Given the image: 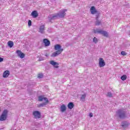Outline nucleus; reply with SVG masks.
Here are the masks:
<instances>
[{"label":"nucleus","mask_w":130,"mask_h":130,"mask_svg":"<svg viewBox=\"0 0 130 130\" xmlns=\"http://www.w3.org/2000/svg\"><path fill=\"white\" fill-rule=\"evenodd\" d=\"M86 93H84L81 95V97L80 98V100H82V101H85V99L86 98Z\"/></svg>","instance_id":"nucleus-22"},{"label":"nucleus","mask_w":130,"mask_h":130,"mask_svg":"<svg viewBox=\"0 0 130 130\" xmlns=\"http://www.w3.org/2000/svg\"><path fill=\"white\" fill-rule=\"evenodd\" d=\"M38 78H39V79H42V78H43V74H38Z\"/></svg>","instance_id":"nucleus-26"},{"label":"nucleus","mask_w":130,"mask_h":130,"mask_svg":"<svg viewBox=\"0 0 130 130\" xmlns=\"http://www.w3.org/2000/svg\"><path fill=\"white\" fill-rule=\"evenodd\" d=\"M8 46L10 47V48H12L13 46H14V42L12 41H10L8 42Z\"/></svg>","instance_id":"nucleus-20"},{"label":"nucleus","mask_w":130,"mask_h":130,"mask_svg":"<svg viewBox=\"0 0 130 130\" xmlns=\"http://www.w3.org/2000/svg\"><path fill=\"white\" fill-rule=\"evenodd\" d=\"M44 30H45V26L44 25H41L39 28V32L43 34L44 33Z\"/></svg>","instance_id":"nucleus-16"},{"label":"nucleus","mask_w":130,"mask_h":130,"mask_svg":"<svg viewBox=\"0 0 130 130\" xmlns=\"http://www.w3.org/2000/svg\"><path fill=\"white\" fill-rule=\"evenodd\" d=\"M33 115L35 118L37 119V118H40L41 117V113L39 111H35L33 112Z\"/></svg>","instance_id":"nucleus-7"},{"label":"nucleus","mask_w":130,"mask_h":130,"mask_svg":"<svg viewBox=\"0 0 130 130\" xmlns=\"http://www.w3.org/2000/svg\"><path fill=\"white\" fill-rule=\"evenodd\" d=\"M99 67L100 68L105 67V61H104V60H103V58H99Z\"/></svg>","instance_id":"nucleus-10"},{"label":"nucleus","mask_w":130,"mask_h":130,"mask_svg":"<svg viewBox=\"0 0 130 130\" xmlns=\"http://www.w3.org/2000/svg\"><path fill=\"white\" fill-rule=\"evenodd\" d=\"M121 55H126V53L125 51H122L121 52Z\"/></svg>","instance_id":"nucleus-29"},{"label":"nucleus","mask_w":130,"mask_h":130,"mask_svg":"<svg viewBox=\"0 0 130 130\" xmlns=\"http://www.w3.org/2000/svg\"><path fill=\"white\" fill-rule=\"evenodd\" d=\"M94 33H99V34L103 35L104 37H108V32H107L106 31L102 30L101 29H96V30H94Z\"/></svg>","instance_id":"nucleus-4"},{"label":"nucleus","mask_w":130,"mask_h":130,"mask_svg":"<svg viewBox=\"0 0 130 130\" xmlns=\"http://www.w3.org/2000/svg\"><path fill=\"white\" fill-rule=\"evenodd\" d=\"M68 107L69 109H73V108L75 107V105H74V103L73 102H70L68 104Z\"/></svg>","instance_id":"nucleus-18"},{"label":"nucleus","mask_w":130,"mask_h":130,"mask_svg":"<svg viewBox=\"0 0 130 130\" xmlns=\"http://www.w3.org/2000/svg\"><path fill=\"white\" fill-rule=\"evenodd\" d=\"M42 60H44V58H43V57H40L39 58V61H41Z\"/></svg>","instance_id":"nucleus-30"},{"label":"nucleus","mask_w":130,"mask_h":130,"mask_svg":"<svg viewBox=\"0 0 130 130\" xmlns=\"http://www.w3.org/2000/svg\"><path fill=\"white\" fill-rule=\"evenodd\" d=\"M126 75H123L121 77V80H122V81H125V80H126Z\"/></svg>","instance_id":"nucleus-23"},{"label":"nucleus","mask_w":130,"mask_h":130,"mask_svg":"<svg viewBox=\"0 0 130 130\" xmlns=\"http://www.w3.org/2000/svg\"><path fill=\"white\" fill-rule=\"evenodd\" d=\"M55 50H61V49H63L61 48V46L59 44H56L54 46Z\"/></svg>","instance_id":"nucleus-15"},{"label":"nucleus","mask_w":130,"mask_h":130,"mask_svg":"<svg viewBox=\"0 0 130 130\" xmlns=\"http://www.w3.org/2000/svg\"><path fill=\"white\" fill-rule=\"evenodd\" d=\"M2 61H4V58L0 57V62H2Z\"/></svg>","instance_id":"nucleus-32"},{"label":"nucleus","mask_w":130,"mask_h":130,"mask_svg":"<svg viewBox=\"0 0 130 130\" xmlns=\"http://www.w3.org/2000/svg\"><path fill=\"white\" fill-rule=\"evenodd\" d=\"M122 127L123 128H125V127H127L128 126V123L127 121H124L122 122Z\"/></svg>","instance_id":"nucleus-17"},{"label":"nucleus","mask_w":130,"mask_h":130,"mask_svg":"<svg viewBox=\"0 0 130 130\" xmlns=\"http://www.w3.org/2000/svg\"><path fill=\"white\" fill-rule=\"evenodd\" d=\"M89 116H90V117H93V113H89Z\"/></svg>","instance_id":"nucleus-33"},{"label":"nucleus","mask_w":130,"mask_h":130,"mask_svg":"<svg viewBox=\"0 0 130 130\" xmlns=\"http://www.w3.org/2000/svg\"><path fill=\"white\" fill-rule=\"evenodd\" d=\"M95 24L96 26H99V25H101V21L96 20Z\"/></svg>","instance_id":"nucleus-24"},{"label":"nucleus","mask_w":130,"mask_h":130,"mask_svg":"<svg viewBox=\"0 0 130 130\" xmlns=\"http://www.w3.org/2000/svg\"><path fill=\"white\" fill-rule=\"evenodd\" d=\"M0 111H1V109H0Z\"/></svg>","instance_id":"nucleus-36"},{"label":"nucleus","mask_w":130,"mask_h":130,"mask_svg":"<svg viewBox=\"0 0 130 130\" xmlns=\"http://www.w3.org/2000/svg\"><path fill=\"white\" fill-rule=\"evenodd\" d=\"M90 11L92 15H95V14H96V15L100 14V13L96 10L94 6H92L90 9Z\"/></svg>","instance_id":"nucleus-5"},{"label":"nucleus","mask_w":130,"mask_h":130,"mask_svg":"<svg viewBox=\"0 0 130 130\" xmlns=\"http://www.w3.org/2000/svg\"><path fill=\"white\" fill-rule=\"evenodd\" d=\"M92 41L94 43H98V39H97V38L96 37H94Z\"/></svg>","instance_id":"nucleus-25"},{"label":"nucleus","mask_w":130,"mask_h":130,"mask_svg":"<svg viewBox=\"0 0 130 130\" xmlns=\"http://www.w3.org/2000/svg\"><path fill=\"white\" fill-rule=\"evenodd\" d=\"M3 78H8L10 76V71L9 70L5 71L3 73Z\"/></svg>","instance_id":"nucleus-14"},{"label":"nucleus","mask_w":130,"mask_h":130,"mask_svg":"<svg viewBox=\"0 0 130 130\" xmlns=\"http://www.w3.org/2000/svg\"><path fill=\"white\" fill-rule=\"evenodd\" d=\"M116 116L120 119H124L126 118L127 116L126 115V110L124 109H119L116 112Z\"/></svg>","instance_id":"nucleus-1"},{"label":"nucleus","mask_w":130,"mask_h":130,"mask_svg":"<svg viewBox=\"0 0 130 130\" xmlns=\"http://www.w3.org/2000/svg\"><path fill=\"white\" fill-rule=\"evenodd\" d=\"M56 69H58V66H56L54 67Z\"/></svg>","instance_id":"nucleus-35"},{"label":"nucleus","mask_w":130,"mask_h":130,"mask_svg":"<svg viewBox=\"0 0 130 130\" xmlns=\"http://www.w3.org/2000/svg\"><path fill=\"white\" fill-rule=\"evenodd\" d=\"M107 96L108 97H112L113 94H112V93L111 92H108Z\"/></svg>","instance_id":"nucleus-27"},{"label":"nucleus","mask_w":130,"mask_h":130,"mask_svg":"<svg viewBox=\"0 0 130 130\" xmlns=\"http://www.w3.org/2000/svg\"><path fill=\"white\" fill-rule=\"evenodd\" d=\"M57 18V15H54V16L49 15L48 16L49 21L50 22H51V21H53L54 20H56Z\"/></svg>","instance_id":"nucleus-12"},{"label":"nucleus","mask_w":130,"mask_h":130,"mask_svg":"<svg viewBox=\"0 0 130 130\" xmlns=\"http://www.w3.org/2000/svg\"><path fill=\"white\" fill-rule=\"evenodd\" d=\"M39 101H43L44 100L46 102L40 104L38 105V107H44V106H46L48 103H49V101L47 98L44 97V95H40L38 97Z\"/></svg>","instance_id":"nucleus-2"},{"label":"nucleus","mask_w":130,"mask_h":130,"mask_svg":"<svg viewBox=\"0 0 130 130\" xmlns=\"http://www.w3.org/2000/svg\"><path fill=\"white\" fill-rule=\"evenodd\" d=\"M66 110H67V107H66L64 105H62L60 107V111H61V112H64Z\"/></svg>","instance_id":"nucleus-19"},{"label":"nucleus","mask_w":130,"mask_h":130,"mask_svg":"<svg viewBox=\"0 0 130 130\" xmlns=\"http://www.w3.org/2000/svg\"><path fill=\"white\" fill-rule=\"evenodd\" d=\"M16 53H17V56L20 58H24V57H25V54L22 53V51H21L20 50H17L16 52Z\"/></svg>","instance_id":"nucleus-9"},{"label":"nucleus","mask_w":130,"mask_h":130,"mask_svg":"<svg viewBox=\"0 0 130 130\" xmlns=\"http://www.w3.org/2000/svg\"><path fill=\"white\" fill-rule=\"evenodd\" d=\"M66 12H67V9H63L60 11L57 14V17L59 16V18H64L66 16Z\"/></svg>","instance_id":"nucleus-6"},{"label":"nucleus","mask_w":130,"mask_h":130,"mask_svg":"<svg viewBox=\"0 0 130 130\" xmlns=\"http://www.w3.org/2000/svg\"><path fill=\"white\" fill-rule=\"evenodd\" d=\"M50 64H52V66H53L54 67V66H58V63L55 62L53 60H51L50 61Z\"/></svg>","instance_id":"nucleus-21"},{"label":"nucleus","mask_w":130,"mask_h":130,"mask_svg":"<svg viewBox=\"0 0 130 130\" xmlns=\"http://www.w3.org/2000/svg\"><path fill=\"white\" fill-rule=\"evenodd\" d=\"M62 51H63V49L56 51L53 52L51 56V57H55L56 56H57V55H59V54H60Z\"/></svg>","instance_id":"nucleus-8"},{"label":"nucleus","mask_w":130,"mask_h":130,"mask_svg":"<svg viewBox=\"0 0 130 130\" xmlns=\"http://www.w3.org/2000/svg\"><path fill=\"white\" fill-rule=\"evenodd\" d=\"M95 19L96 21H99V14L96 15V17Z\"/></svg>","instance_id":"nucleus-31"},{"label":"nucleus","mask_w":130,"mask_h":130,"mask_svg":"<svg viewBox=\"0 0 130 130\" xmlns=\"http://www.w3.org/2000/svg\"><path fill=\"white\" fill-rule=\"evenodd\" d=\"M8 113H9V111L7 109H5L2 112L1 115L0 116V121H4L7 120L8 118Z\"/></svg>","instance_id":"nucleus-3"},{"label":"nucleus","mask_w":130,"mask_h":130,"mask_svg":"<svg viewBox=\"0 0 130 130\" xmlns=\"http://www.w3.org/2000/svg\"><path fill=\"white\" fill-rule=\"evenodd\" d=\"M28 25L30 27V26H32V21L31 20H28Z\"/></svg>","instance_id":"nucleus-28"},{"label":"nucleus","mask_w":130,"mask_h":130,"mask_svg":"<svg viewBox=\"0 0 130 130\" xmlns=\"http://www.w3.org/2000/svg\"><path fill=\"white\" fill-rule=\"evenodd\" d=\"M49 55H48V54H45V56L47 57H48Z\"/></svg>","instance_id":"nucleus-34"},{"label":"nucleus","mask_w":130,"mask_h":130,"mask_svg":"<svg viewBox=\"0 0 130 130\" xmlns=\"http://www.w3.org/2000/svg\"><path fill=\"white\" fill-rule=\"evenodd\" d=\"M31 16H32V18L34 19H36V18H37L38 17V12L37 11H34L31 13Z\"/></svg>","instance_id":"nucleus-11"},{"label":"nucleus","mask_w":130,"mask_h":130,"mask_svg":"<svg viewBox=\"0 0 130 130\" xmlns=\"http://www.w3.org/2000/svg\"><path fill=\"white\" fill-rule=\"evenodd\" d=\"M43 43L45 44V46H49V45H50V41L47 39L43 40Z\"/></svg>","instance_id":"nucleus-13"}]
</instances>
